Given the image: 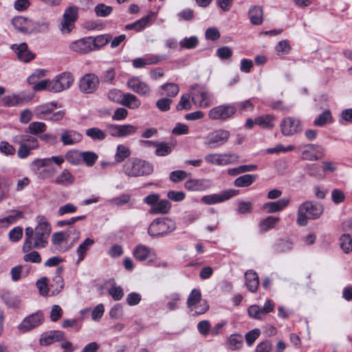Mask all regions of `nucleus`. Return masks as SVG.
Here are the masks:
<instances>
[{"mask_svg": "<svg viewBox=\"0 0 352 352\" xmlns=\"http://www.w3.org/2000/svg\"><path fill=\"white\" fill-rule=\"evenodd\" d=\"M32 99V96H27L25 93L13 94L6 96L2 99L3 104L5 107H16L23 105Z\"/></svg>", "mask_w": 352, "mask_h": 352, "instance_id": "17", "label": "nucleus"}, {"mask_svg": "<svg viewBox=\"0 0 352 352\" xmlns=\"http://www.w3.org/2000/svg\"><path fill=\"white\" fill-rule=\"evenodd\" d=\"M220 166H226L238 162L239 156L234 153H220Z\"/></svg>", "mask_w": 352, "mask_h": 352, "instance_id": "55", "label": "nucleus"}, {"mask_svg": "<svg viewBox=\"0 0 352 352\" xmlns=\"http://www.w3.org/2000/svg\"><path fill=\"white\" fill-rule=\"evenodd\" d=\"M74 80V78L72 73L63 72L52 80L51 91L57 93L67 89L72 85Z\"/></svg>", "mask_w": 352, "mask_h": 352, "instance_id": "8", "label": "nucleus"}, {"mask_svg": "<svg viewBox=\"0 0 352 352\" xmlns=\"http://www.w3.org/2000/svg\"><path fill=\"white\" fill-rule=\"evenodd\" d=\"M94 11L97 16L107 17L111 14L113 8L104 3H99L95 6Z\"/></svg>", "mask_w": 352, "mask_h": 352, "instance_id": "53", "label": "nucleus"}, {"mask_svg": "<svg viewBox=\"0 0 352 352\" xmlns=\"http://www.w3.org/2000/svg\"><path fill=\"white\" fill-rule=\"evenodd\" d=\"M57 107V103L49 102L37 106L34 114L38 119L47 120L51 113Z\"/></svg>", "mask_w": 352, "mask_h": 352, "instance_id": "23", "label": "nucleus"}, {"mask_svg": "<svg viewBox=\"0 0 352 352\" xmlns=\"http://www.w3.org/2000/svg\"><path fill=\"white\" fill-rule=\"evenodd\" d=\"M131 155V150L129 147L123 145L118 144L116 148V151L115 153V161L117 163H120L123 162L127 157H129Z\"/></svg>", "mask_w": 352, "mask_h": 352, "instance_id": "41", "label": "nucleus"}, {"mask_svg": "<svg viewBox=\"0 0 352 352\" xmlns=\"http://www.w3.org/2000/svg\"><path fill=\"white\" fill-rule=\"evenodd\" d=\"M127 87L141 96H148L151 93L150 86L139 77H131L126 82Z\"/></svg>", "mask_w": 352, "mask_h": 352, "instance_id": "14", "label": "nucleus"}, {"mask_svg": "<svg viewBox=\"0 0 352 352\" xmlns=\"http://www.w3.org/2000/svg\"><path fill=\"white\" fill-rule=\"evenodd\" d=\"M279 220L280 219L278 217L269 216L261 221L260 228L263 231H267L274 228Z\"/></svg>", "mask_w": 352, "mask_h": 352, "instance_id": "50", "label": "nucleus"}, {"mask_svg": "<svg viewBox=\"0 0 352 352\" xmlns=\"http://www.w3.org/2000/svg\"><path fill=\"white\" fill-rule=\"evenodd\" d=\"M171 209V204L167 199H160L157 205L151 207L148 212L151 214H166L169 212Z\"/></svg>", "mask_w": 352, "mask_h": 352, "instance_id": "35", "label": "nucleus"}, {"mask_svg": "<svg viewBox=\"0 0 352 352\" xmlns=\"http://www.w3.org/2000/svg\"><path fill=\"white\" fill-rule=\"evenodd\" d=\"M85 134L94 141H101L106 138V133L98 127L87 129Z\"/></svg>", "mask_w": 352, "mask_h": 352, "instance_id": "45", "label": "nucleus"}, {"mask_svg": "<svg viewBox=\"0 0 352 352\" xmlns=\"http://www.w3.org/2000/svg\"><path fill=\"white\" fill-rule=\"evenodd\" d=\"M78 8L76 6L67 7L63 12V17L76 23L78 18Z\"/></svg>", "mask_w": 352, "mask_h": 352, "instance_id": "49", "label": "nucleus"}, {"mask_svg": "<svg viewBox=\"0 0 352 352\" xmlns=\"http://www.w3.org/2000/svg\"><path fill=\"white\" fill-rule=\"evenodd\" d=\"M91 43L92 41L90 40V38H83L72 42L69 47L74 52L80 54H87L93 50Z\"/></svg>", "mask_w": 352, "mask_h": 352, "instance_id": "24", "label": "nucleus"}, {"mask_svg": "<svg viewBox=\"0 0 352 352\" xmlns=\"http://www.w3.org/2000/svg\"><path fill=\"white\" fill-rule=\"evenodd\" d=\"M71 234V230L60 231L54 232L52 236V243L55 246L56 249L60 252L67 251L71 246L63 247L62 243L67 241Z\"/></svg>", "mask_w": 352, "mask_h": 352, "instance_id": "22", "label": "nucleus"}, {"mask_svg": "<svg viewBox=\"0 0 352 352\" xmlns=\"http://www.w3.org/2000/svg\"><path fill=\"white\" fill-rule=\"evenodd\" d=\"M108 294L116 300H120L124 296V291L121 286L113 284L108 289Z\"/></svg>", "mask_w": 352, "mask_h": 352, "instance_id": "58", "label": "nucleus"}, {"mask_svg": "<svg viewBox=\"0 0 352 352\" xmlns=\"http://www.w3.org/2000/svg\"><path fill=\"white\" fill-rule=\"evenodd\" d=\"M340 245L344 253H349L352 250V239L349 234H343L340 238Z\"/></svg>", "mask_w": 352, "mask_h": 352, "instance_id": "51", "label": "nucleus"}, {"mask_svg": "<svg viewBox=\"0 0 352 352\" xmlns=\"http://www.w3.org/2000/svg\"><path fill=\"white\" fill-rule=\"evenodd\" d=\"M131 196L129 194H122L119 197L112 198L108 201L110 204L122 206L130 202Z\"/></svg>", "mask_w": 352, "mask_h": 352, "instance_id": "60", "label": "nucleus"}, {"mask_svg": "<svg viewBox=\"0 0 352 352\" xmlns=\"http://www.w3.org/2000/svg\"><path fill=\"white\" fill-rule=\"evenodd\" d=\"M11 49L17 54L19 59L23 62H28L34 58L33 54L28 50V45L25 43L13 44Z\"/></svg>", "mask_w": 352, "mask_h": 352, "instance_id": "27", "label": "nucleus"}, {"mask_svg": "<svg viewBox=\"0 0 352 352\" xmlns=\"http://www.w3.org/2000/svg\"><path fill=\"white\" fill-rule=\"evenodd\" d=\"M120 104L129 109H136L140 107L141 102L135 95L126 93L123 94Z\"/></svg>", "mask_w": 352, "mask_h": 352, "instance_id": "33", "label": "nucleus"}, {"mask_svg": "<svg viewBox=\"0 0 352 352\" xmlns=\"http://www.w3.org/2000/svg\"><path fill=\"white\" fill-rule=\"evenodd\" d=\"M47 129V125L43 122H31L28 127L25 129L26 133L36 135L43 133Z\"/></svg>", "mask_w": 352, "mask_h": 352, "instance_id": "43", "label": "nucleus"}, {"mask_svg": "<svg viewBox=\"0 0 352 352\" xmlns=\"http://www.w3.org/2000/svg\"><path fill=\"white\" fill-rule=\"evenodd\" d=\"M281 132L285 136H291L301 131L300 122L292 117L284 118L280 123Z\"/></svg>", "mask_w": 352, "mask_h": 352, "instance_id": "15", "label": "nucleus"}, {"mask_svg": "<svg viewBox=\"0 0 352 352\" xmlns=\"http://www.w3.org/2000/svg\"><path fill=\"white\" fill-rule=\"evenodd\" d=\"M245 285L251 292H255L259 285L258 276L256 272L248 270L245 273Z\"/></svg>", "mask_w": 352, "mask_h": 352, "instance_id": "31", "label": "nucleus"}, {"mask_svg": "<svg viewBox=\"0 0 352 352\" xmlns=\"http://www.w3.org/2000/svg\"><path fill=\"white\" fill-rule=\"evenodd\" d=\"M243 337L239 334L231 335L229 338L230 348L232 350L240 349L243 345Z\"/></svg>", "mask_w": 352, "mask_h": 352, "instance_id": "62", "label": "nucleus"}, {"mask_svg": "<svg viewBox=\"0 0 352 352\" xmlns=\"http://www.w3.org/2000/svg\"><path fill=\"white\" fill-rule=\"evenodd\" d=\"M63 272L62 267H58L56 270L55 276L50 284V289L52 290V295L58 294L64 287V280L61 276Z\"/></svg>", "mask_w": 352, "mask_h": 352, "instance_id": "28", "label": "nucleus"}, {"mask_svg": "<svg viewBox=\"0 0 352 352\" xmlns=\"http://www.w3.org/2000/svg\"><path fill=\"white\" fill-rule=\"evenodd\" d=\"M176 228L175 223L167 219H156L148 228V233L151 236L158 237L167 235Z\"/></svg>", "mask_w": 352, "mask_h": 352, "instance_id": "4", "label": "nucleus"}, {"mask_svg": "<svg viewBox=\"0 0 352 352\" xmlns=\"http://www.w3.org/2000/svg\"><path fill=\"white\" fill-rule=\"evenodd\" d=\"M50 30V23L47 20L34 21L32 20L30 34H45Z\"/></svg>", "mask_w": 352, "mask_h": 352, "instance_id": "32", "label": "nucleus"}, {"mask_svg": "<svg viewBox=\"0 0 352 352\" xmlns=\"http://www.w3.org/2000/svg\"><path fill=\"white\" fill-rule=\"evenodd\" d=\"M38 76V75H37ZM36 76L34 74L28 78L30 85H34L33 89L36 91L47 90L51 91L50 87L52 85V80H43L38 82H34Z\"/></svg>", "mask_w": 352, "mask_h": 352, "instance_id": "34", "label": "nucleus"}, {"mask_svg": "<svg viewBox=\"0 0 352 352\" xmlns=\"http://www.w3.org/2000/svg\"><path fill=\"white\" fill-rule=\"evenodd\" d=\"M290 203V199L288 198H282L276 201H270L265 203L263 208L268 213H276L283 210Z\"/></svg>", "mask_w": 352, "mask_h": 352, "instance_id": "26", "label": "nucleus"}, {"mask_svg": "<svg viewBox=\"0 0 352 352\" xmlns=\"http://www.w3.org/2000/svg\"><path fill=\"white\" fill-rule=\"evenodd\" d=\"M172 151L171 147L165 142H157L155 146V153L157 156H166Z\"/></svg>", "mask_w": 352, "mask_h": 352, "instance_id": "59", "label": "nucleus"}, {"mask_svg": "<svg viewBox=\"0 0 352 352\" xmlns=\"http://www.w3.org/2000/svg\"><path fill=\"white\" fill-rule=\"evenodd\" d=\"M65 338V333L62 331H50L43 333L41 336L39 342L41 345L47 346L56 342L63 340Z\"/></svg>", "mask_w": 352, "mask_h": 352, "instance_id": "21", "label": "nucleus"}, {"mask_svg": "<svg viewBox=\"0 0 352 352\" xmlns=\"http://www.w3.org/2000/svg\"><path fill=\"white\" fill-rule=\"evenodd\" d=\"M64 158L72 165H78L82 161L81 152L70 150L65 153Z\"/></svg>", "mask_w": 352, "mask_h": 352, "instance_id": "47", "label": "nucleus"}, {"mask_svg": "<svg viewBox=\"0 0 352 352\" xmlns=\"http://www.w3.org/2000/svg\"><path fill=\"white\" fill-rule=\"evenodd\" d=\"M60 140L64 146L74 145L82 141V135L75 130L63 129Z\"/></svg>", "mask_w": 352, "mask_h": 352, "instance_id": "18", "label": "nucleus"}, {"mask_svg": "<svg viewBox=\"0 0 352 352\" xmlns=\"http://www.w3.org/2000/svg\"><path fill=\"white\" fill-rule=\"evenodd\" d=\"M323 212V207L320 204L307 201L301 204L298 208L296 223L300 226L307 225L308 219L319 218Z\"/></svg>", "mask_w": 352, "mask_h": 352, "instance_id": "2", "label": "nucleus"}, {"mask_svg": "<svg viewBox=\"0 0 352 352\" xmlns=\"http://www.w3.org/2000/svg\"><path fill=\"white\" fill-rule=\"evenodd\" d=\"M187 306L192 316L204 314L208 309V305L205 300H201L200 290L193 289L187 299Z\"/></svg>", "mask_w": 352, "mask_h": 352, "instance_id": "5", "label": "nucleus"}, {"mask_svg": "<svg viewBox=\"0 0 352 352\" xmlns=\"http://www.w3.org/2000/svg\"><path fill=\"white\" fill-rule=\"evenodd\" d=\"M106 129L107 132L113 137L124 138L135 133L138 128L131 124H109Z\"/></svg>", "mask_w": 352, "mask_h": 352, "instance_id": "11", "label": "nucleus"}, {"mask_svg": "<svg viewBox=\"0 0 352 352\" xmlns=\"http://www.w3.org/2000/svg\"><path fill=\"white\" fill-rule=\"evenodd\" d=\"M153 171L151 164L136 157L128 160L123 166L124 173L131 177L148 175Z\"/></svg>", "mask_w": 352, "mask_h": 352, "instance_id": "3", "label": "nucleus"}, {"mask_svg": "<svg viewBox=\"0 0 352 352\" xmlns=\"http://www.w3.org/2000/svg\"><path fill=\"white\" fill-rule=\"evenodd\" d=\"M11 23L19 32L30 34L32 19L22 16H17L12 18Z\"/></svg>", "mask_w": 352, "mask_h": 352, "instance_id": "25", "label": "nucleus"}, {"mask_svg": "<svg viewBox=\"0 0 352 352\" xmlns=\"http://www.w3.org/2000/svg\"><path fill=\"white\" fill-rule=\"evenodd\" d=\"M0 153L6 156L14 155L16 153L15 148L7 141L0 142Z\"/></svg>", "mask_w": 352, "mask_h": 352, "instance_id": "63", "label": "nucleus"}, {"mask_svg": "<svg viewBox=\"0 0 352 352\" xmlns=\"http://www.w3.org/2000/svg\"><path fill=\"white\" fill-rule=\"evenodd\" d=\"M212 182L207 179H190L184 184V187L190 191H204L212 186Z\"/></svg>", "mask_w": 352, "mask_h": 352, "instance_id": "19", "label": "nucleus"}, {"mask_svg": "<svg viewBox=\"0 0 352 352\" xmlns=\"http://www.w3.org/2000/svg\"><path fill=\"white\" fill-rule=\"evenodd\" d=\"M230 136V132L226 129H217L210 133L204 140V145L209 148H217L224 145Z\"/></svg>", "mask_w": 352, "mask_h": 352, "instance_id": "7", "label": "nucleus"}, {"mask_svg": "<svg viewBox=\"0 0 352 352\" xmlns=\"http://www.w3.org/2000/svg\"><path fill=\"white\" fill-rule=\"evenodd\" d=\"M82 161H83L87 166H92L98 158V155L91 151L81 152Z\"/></svg>", "mask_w": 352, "mask_h": 352, "instance_id": "57", "label": "nucleus"}, {"mask_svg": "<svg viewBox=\"0 0 352 352\" xmlns=\"http://www.w3.org/2000/svg\"><path fill=\"white\" fill-rule=\"evenodd\" d=\"M249 18L253 25H260L263 22V10L258 6H252L248 12Z\"/></svg>", "mask_w": 352, "mask_h": 352, "instance_id": "37", "label": "nucleus"}, {"mask_svg": "<svg viewBox=\"0 0 352 352\" xmlns=\"http://www.w3.org/2000/svg\"><path fill=\"white\" fill-rule=\"evenodd\" d=\"M332 122V116L329 110L324 111L322 113L320 114L314 121V124L316 126H322L326 124Z\"/></svg>", "mask_w": 352, "mask_h": 352, "instance_id": "48", "label": "nucleus"}, {"mask_svg": "<svg viewBox=\"0 0 352 352\" xmlns=\"http://www.w3.org/2000/svg\"><path fill=\"white\" fill-rule=\"evenodd\" d=\"M294 146L293 145H289L287 146H284L281 144H278L276 145V146L273 148H269L265 151V153L267 154H278L280 153H287L289 151H292L294 149Z\"/></svg>", "mask_w": 352, "mask_h": 352, "instance_id": "61", "label": "nucleus"}, {"mask_svg": "<svg viewBox=\"0 0 352 352\" xmlns=\"http://www.w3.org/2000/svg\"><path fill=\"white\" fill-rule=\"evenodd\" d=\"M160 89L163 91V92L160 93L161 96L165 95L170 98L176 96L179 91V86L173 82L165 83L162 85L160 87Z\"/></svg>", "mask_w": 352, "mask_h": 352, "instance_id": "39", "label": "nucleus"}, {"mask_svg": "<svg viewBox=\"0 0 352 352\" xmlns=\"http://www.w3.org/2000/svg\"><path fill=\"white\" fill-rule=\"evenodd\" d=\"M99 84L98 76L93 73L86 74L80 79L79 89L83 94H94L98 89Z\"/></svg>", "mask_w": 352, "mask_h": 352, "instance_id": "10", "label": "nucleus"}, {"mask_svg": "<svg viewBox=\"0 0 352 352\" xmlns=\"http://www.w3.org/2000/svg\"><path fill=\"white\" fill-rule=\"evenodd\" d=\"M199 43V40L197 36H192L190 37H185L179 41V45L185 49H194Z\"/></svg>", "mask_w": 352, "mask_h": 352, "instance_id": "54", "label": "nucleus"}, {"mask_svg": "<svg viewBox=\"0 0 352 352\" xmlns=\"http://www.w3.org/2000/svg\"><path fill=\"white\" fill-rule=\"evenodd\" d=\"M238 192L239 191L236 190L229 189L217 194L204 195L201 197V201L207 205H214L228 200L236 196Z\"/></svg>", "mask_w": 352, "mask_h": 352, "instance_id": "12", "label": "nucleus"}, {"mask_svg": "<svg viewBox=\"0 0 352 352\" xmlns=\"http://www.w3.org/2000/svg\"><path fill=\"white\" fill-rule=\"evenodd\" d=\"M256 176L254 175H243L237 177L234 182V186L236 187L244 188L250 186L256 179Z\"/></svg>", "mask_w": 352, "mask_h": 352, "instance_id": "42", "label": "nucleus"}, {"mask_svg": "<svg viewBox=\"0 0 352 352\" xmlns=\"http://www.w3.org/2000/svg\"><path fill=\"white\" fill-rule=\"evenodd\" d=\"M94 243V239L87 238L82 243L79 245L76 250V253L78 254V263L82 261L84 259L87 252L90 249Z\"/></svg>", "mask_w": 352, "mask_h": 352, "instance_id": "38", "label": "nucleus"}, {"mask_svg": "<svg viewBox=\"0 0 352 352\" xmlns=\"http://www.w3.org/2000/svg\"><path fill=\"white\" fill-rule=\"evenodd\" d=\"M43 321V314L41 311H37L25 317L18 325V330L21 333H26L39 327Z\"/></svg>", "mask_w": 352, "mask_h": 352, "instance_id": "9", "label": "nucleus"}, {"mask_svg": "<svg viewBox=\"0 0 352 352\" xmlns=\"http://www.w3.org/2000/svg\"><path fill=\"white\" fill-rule=\"evenodd\" d=\"M274 120L275 117L273 115H263L255 118V124L265 129H272L274 127Z\"/></svg>", "mask_w": 352, "mask_h": 352, "instance_id": "36", "label": "nucleus"}, {"mask_svg": "<svg viewBox=\"0 0 352 352\" xmlns=\"http://www.w3.org/2000/svg\"><path fill=\"white\" fill-rule=\"evenodd\" d=\"M166 58L165 56L161 55L146 56L133 59L132 60V65L137 69L143 68L146 65L157 64Z\"/></svg>", "mask_w": 352, "mask_h": 352, "instance_id": "20", "label": "nucleus"}, {"mask_svg": "<svg viewBox=\"0 0 352 352\" xmlns=\"http://www.w3.org/2000/svg\"><path fill=\"white\" fill-rule=\"evenodd\" d=\"M155 12H151L150 14L147 16L141 18L133 23L126 25V29L135 30L137 32H140L150 24L151 21H152V18L155 16Z\"/></svg>", "mask_w": 352, "mask_h": 352, "instance_id": "29", "label": "nucleus"}, {"mask_svg": "<svg viewBox=\"0 0 352 352\" xmlns=\"http://www.w3.org/2000/svg\"><path fill=\"white\" fill-rule=\"evenodd\" d=\"M23 216V212L21 211L17 210L14 212L12 214L0 219V227L12 224L15 223L18 219H21Z\"/></svg>", "mask_w": 352, "mask_h": 352, "instance_id": "52", "label": "nucleus"}, {"mask_svg": "<svg viewBox=\"0 0 352 352\" xmlns=\"http://www.w3.org/2000/svg\"><path fill=\"white\" fill-rule=\"evenodd\" d=\"M89 38L92 41L91 47H93V50L99 49L105 45L111 39V36L109 34L99 35L95 38L90 36Z\"/></svg>", "mask_w": 352, "mask_h": 352, "instance_id": "44", "label": "nucleus"}, {"mask_svg": "<svg viewBox=\"0 0 352 352\" xmlns=\"http://www.w3.org/2000/svg\"><path fill=\"white\" fill-rule=\"evenodd\" d=\"M293 243L289 240L280 239L275 245V250L278 252H284L292 250Z\"/></svg>", "mask_w": 352, "mask_h": 352, "instance_id": "64", "label": "nucleus"}, {"mask_svg": "<svg viewBox=\"0 0 352 352\" xmlns=\"http://www.w3.org/2000/svg\"><path fill=\"white\" fill-rule=\"evenodd\" d=\"M237 109L233 104H223L212 108L208 112L211 120L226 121L233 118Z\"/></svg>", "mask_w": 352, "mask_h": 352, "instance_id": "6", "label": "nucleus"}, {"mask_svg": "<svg viewBox=\"0 0 352 352\" xmlns=\"http://www.w3.org/2000/svg\"><path fill=\"white\" fill-rule=\"evenodd\" d=\"M17 142L20 144H28L30 148L36 149L39 147V142L36 138L30 134L21 135L18 137Z\"/></svg>", "mask_w": 352, "mask_h": 352, "instance_id": "40", "label": "nucleus"}, {"mask_svg": "<svg viewBox=\"0 0 352 352\" xmlns=\"http://www.w3.org/2000/svg\"><path fill=\"white\" fill-rule=\"evenodd\" d=\"M75 23L62 17L58 28L62 34H68L74 29Z\"/></svg>", "mask_w": 352, "mask_h": 352, "instance_id": "56", "label": "nucleus"}, {"mask_svg": "<svg viewBox=\"0 0 352 352\" xmlns=\"http://www.w3.org/2000/svg\"><path fill=\"white\" fill-rule=\"evenodd\" d=\"M74 180V176L69 170L65 168L56 177L54 182L58 185L67 186L73 184Z\"/></svg>", "mask_w": 352, "mask_h": 352, "instance_id": "30", "label": "nucleus"}, {"mask_svg": "<svg viewBox=\"0 0 352 352\" xmlns=\"http://www.w3.org/2000/svg\"><path fill=\"white\" fill-rule=\"evenodd\" d=\"M35 228L28 227L25 230V240L22 250L28 252L32 249H43L47 247L51 233V226L43 217H38Z\"/></svg>", "mask_w": 352, "mask_h": 352, "instance_id": "1", "label": "nucleus"}, {"mask_svg": "<svg viewBox=\"0 0 352 352\" xmlns=\"http://www.w3.org/2000/svg\"><path fill=\"white\" fill-rule=\"evenodd\" d=\"M191 94L192 102L200 108H208L212 103V95L204 89L195 91Z\"/></svg>", "mask_w": 352, "mask_h": 352, "instance_id": "16", "label": "nucleus"}, {"mask_svg": "<svg viewBox=\"0 0 352 352\" xmlns=\"http://www.w3.org/2000/svg\"><path fill=\"white\" fill-rule=\"evenodd\" d=\"M150 254V250L148 247L144 245H138L133 250L134 257L140 261H142L146 260Z\"/></svg>", "mask_w": 352, "mask_h": 352, "instance_id": "46", "label": "nucleus"}, {"mask_svg": "<svg viewBox=\"0 0 352 352\" xmlns=\"http://www.w3.org/2000/svg\"><path fill=\"white\" fill-rule=\"evenodd\" d=\"M47 160L45 158L36 159L33 160L30 164V168L39 179H45L52 176L54 173V169L45 168L41 170L42 168L47 167Z\"/></svg>", "mask_w": 352, "mask_h": 352, "instance_id": "13", "label": "nucleus"}]
</instances>
